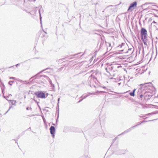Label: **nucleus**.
<instances>
[{
	"mask_svg": "<svg viewBox=\"0 0 158 158\" xmlns=\"http://www.w3.org/2000/svg\"><path fill=\"white\" fill-rule=\"evenodd\" d=\"M143 95H142V94H141V95H140V98H142V97H143Z\"/></svg>",
	"mask_w": 158,
	"mask_h": 158,
	"instance_id": "6e6552de",
	"label": "nucleus"
},
{
	"mask_svg": "<svg viewBox=\"0 0 158 158\" xmlns=\"http://www.w3.org/2000/svg\"><path fill=\"white\" fill-rule=\"evenodd\" d=\"M121 48L122 49L121 51L123 52L124 53H128V54L127 55V56H129L132 53L131 49L129 48L128 47L127 45L122 46Z\"/></svg>",
	"mask_w": 158,
	"mask_h": 158,
	"instance_id": "f03ea898",
	"label": "nucleus"
},
{
	"mask_svg": "<svg viewBox=\"0 0 158 158\" xmlns=\"http://www.w3.org/2000/svg\"><path fill=\"white\" fill-rule=\"evenodd\" d=\"M147 31L146 29L142 28L140 31V35L142 40L145 45H147Z\"/></svg>",
	"mask_w": 158,
	"mask_h": 158,
	"instance_id": "f257e3e1",
	"label": "nucleus"
},
{
	"mask_svg": "<svg viewBox=\"0 0 158 158\" xmlns=\"http://www.w3.org/2000/svg\"><path fill=\"white\" fill-rule=\"evenodd\" d=\"M152 23H156V22H155V21H154L152 22Z\"/></svg>",
	"mask_w": 158,
	"mask_h": 158,
	"instance_id": "1a4fd4ad",
	"label": "nucleus"
},
{
	"mask_svg": "<svg viewBox=\"0 0 158 158\" xmlns=\"http://www.w3.org/2000/svg\"><path fill=\"white\" fill-rule=\"evenodd\" d=\"M137 6V3L136 2H134L130 4V6L129 7L127 11L129 10L132 11Z\"/></svg>",
	"mask_w": 158,
	"mask_h": 158,
	"instance_id": "20e7f679",
	"label": "nucleus"
},
{
	"mask_svg": "<svg viewBox=\"0 0 158 158\" xmlns=\"http://www.w3.org/2000/svg\"><path fill=\"white\" fill-rule=\"evenodd\" d=\"M35 94L38 98H45V94L42 91H38L36 92Z\"/></svg>",
	"mask_w": 158,
	"mask_h": 158,
	"instance_id": "7ed1b4c3",
	"label": "nucleus"
},
{
	"mask_svg": "<svg viewBox=\"0 0 158 158\" xmlns=\"http://www.w3.org/2000/svg\"><path fill=\"white\" fill-rule=\"evenodd\" d=\"M135 90H136V89H134L133 91V92H131L130 93V95L131 96H135Z\"/></svg>",
	"mask_w": 158,
	"mask_h": 158,
	"instance_id": "423d86ee",
	"label": "nucleus"
},
{
	"mask_svg": "<svg viewBox=\"0 0 158 158\" xmlns=\"http://www.w3.org/2000/svg\"><path fill=\"white\" fill-rule=\"evenodd\" d=\"M50 130L51 134L52 135L53 137H54V134L55 133V129L54 127L52 126L50 128Z\"/></svg>",
	"mask_w": 158,
	"mask_h": 158,
	"instance_id": "39448f33",
	"label": "nucleus"
},
{
	"mask_svg": "<svg viewBox=\"0 0 158 158\" xmlns=\"http://www.w3.org/2000/svg\"><path fill=\"white\" fill-rule=\"evenodd\" d=\"M13 81H10L9 82V84H10L11 85H12V84H13Z\"/></svg>",
	"mask_w": 158,
	"mask_h": 158,
	"instance_id": "0eeeda50",
	"label": "nucleus"
},
{
	"mask_svg": "<svg viewBox=\"0 0 158 158\" xmlns=\"http://www.w3.org/2000/svg\"><path fill=\"white\" fill-rule=\"evenodd\" d=\"M15 79V78L14 77H10V79Z\"/></svg>",
	"mask_w": 158,
	"mask_h": 158,
	"instance_id": "9d476101",
	"label": "nucleus"
}]
</instances>
